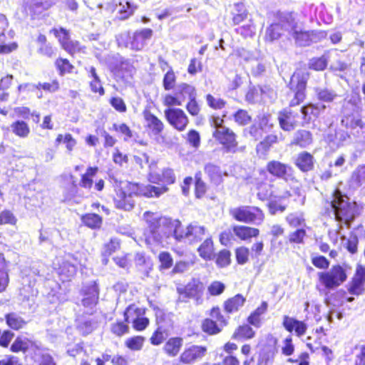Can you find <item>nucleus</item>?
<instances>
[{
  "label": "nucleus",
  "instance_id": "nucleus-1",
  "mask_svg": "<svg viewBox=\"0 0 365 365\" xmlns=\"http://www.w3.org/2000/svg\"><path fill=\"white\" fill-rule=\"evenodd\" d=\"M258 173L259 177L256 178L254 182L257 198L261 201H269L267 207L271 215L285 211L287 205L281 204L280 202L292 197V193L287 189H284L281 192L279 188L283 184L276 182L274 179H269L267 173L285 181L296 180L293 175L292 167L279 160H271L267 163L265 168L259 169Z\"/></svg>",
  "mask_w": 365,
  "mask_h": 365
},
{
  "label": "nucleus",
  "instance_id": "nucleus-2",
  "mask_svg": "<svg viewBox=\"0 0 365 365\" xmlns=\"http://www.w3.org/2000/svg\"><path fill=\"white\" fill-rule=\"evenodd\" d=\"M188 99L185 104V109L192 117H197L201 114L202 108L197 99L196 88L187 83H180L177 89L173 93H165L162 98L163 106H182L186 99Z\"/></svg>",
  "mask_w": 365,
  "mask_h": 365
},
{
  "label": "nucleus",
  "instance_id": "nucleus-3",
  "mask_svg": "<svg viewBox=\"0 0 365 365\" xmlns=\"http://www.w3.org/2000/svg\"><path fill=\"white\" fill-rule=\"evenodd\" d=\"M334 199L331 202L335 220L349 226L355 218L359 215V208L356 202L342 194L338 188L332 193Z\"/></svg>",
  "mask_w": 365,
  "mask_h": 365
},
{
  "label": "nucleus",
  "instance_id": "nucleus-4",
  "mask_svg": "<svg viewBox=\"0 0 365 365\" xmlns=\"http://www.w3.org/2000/svg\"><path fill=\"white\" fill-rule=\"evenodd\" d=\"M309 78V73L304 68H297L292 73L288 83V88L293 93L289 101V107L299 106L305 101Z\"/></svg>",
  "mask_w": 365,
  "mask_h": 365
},
{
  "label": "nucleus",
  "instance_id": "nucleus-5",
  "mask_svg": "<svg viewBox=\"0 0 365 365\" xmlns=\"http://www.w3.org/2000/svg\"><path fill=\"white\" fill-rule=\"evenodd\" d=\"M138 183L129 181L115 182L114 185L115 195L113 197L115 207L125 211L131 210L134 207L132 197L138 195Z\"/></svg>",
  "mask_w": 365,
  "mask_h": 365
},
{
  "label": "nucleus",
  "instance_id": "nucleus-6",
  "mask_svg": "<svg viewBox=\"0 0 365 365\" xmlns=\"http://www.w3.org/2000/svg\"><path fill=\"white\" fill-rule=\"evenodd\" d=\"M207 317L202 319L200 328L208 336L219 334L229 324V317L222 313L218 305L212 307L207 312Z\"/></svg>",
  "mask_w": 365,
  "mask_h": 365
},
{
  "label": "nucleus",
  "instance_id": "nucleus-7",
  "mask_svg": "<svg viewBox=\"0 0 365 365\" xmlns=\"http://www.w3.org/2000/svg\"><path fill=\"white\" fill-rule=\"evenodd\" d=\"M348 278L346 271L339 264H334L329 270L317 273L318 285L324 289L332 290L344 284Z\"/></svg>",
  "mask_w": 365,
  "mask_h": 365
},
{
  "label": "nucleus",
  "instance_id": "nucleus-8",
  "mask_svg": "<svg viewBox=\"0 0 365 365\" xmlns=\"http://www.w3.org/2000/svg\"><path fill=\"white\" fill-rule=\"evenodd\" d=\"M230 215L237 222L244 223H260L264 219V214L257 206L243 205L230 210Z\"/></svg>",
  "mask_w": 365,
  "mask_h": 365
},
{
  "label": "nucleus",
  "instance_id": "nucleus-9",
  "mask_svg": "<svg viewBox=\"0 0 365 365\" xmlns=\"http://www.w3.org/2000/svg\"><path fill=\"white\" fill-rule=\"evenodd\" d=\"M164 106L166 107L164 115L168 124L178 132L185 131L190 123V119L185 111L180 108H177V106Z\"/></svg>",
  "mask_w": 365,
  "mask_h": 365
},
{
  "label": "nucleus",
  "instance_id": "nucleus-10",
  "mask_svg": "<svg viewBox=\"0 0 365 365\" xmlns=\"http://www.w3.org/2000/svg\"><path fill=\"white\" fill-rule=\"evenodd\" d=\"M212 136L225 151L235 153L237 150V135L230 128L225 127L222 129H215L212 131Z\"/></svg>",
  "mask_w": 365,
  "mask_h": 365
},
{
  "label": "nucleus",
  "instance_id": "nucleus-11",
  "mask_svg": "<svg viewBox=\"0 0 365 365\" xmlns=\"http://www.w3.org/2000/svg\"><path fill=\"white\" fill-rule=\"evenodd\" d=\"M128 314H130V322L135 331H143L150 325V319L145 317L147 308L139 307L132 303L126 307Z\"/></svg>",
  "mask_w": 365,
  "mask_h": 365
},
{
  "label": "nucleus",
  "instance_id": "nucleus-12",
  "mask_svg": "<svg viewBox=\"0 0 365 365\" xmlns=\"http://www.w3.org/2000/svg\"><path fill=\"white\" fill-rule=\"evenodd\" d=\"M98 171V166H88L86 171L80 175L79 187L86 190H91L94 187L96 191L101 192L105 187L104 180L101 178L96 181L94 180Z\"/></svg>",
  "mask_w": 365,
  "mask_h": 365
},
{
  "label": "nucleus",
  "instance_id": "nucleus-13",
  "mask_svg": "<svg viewBox=\"0 0 365 365\" xmlns=\"http://www.w3.org/2000/svg\"><path fill=\"white\" fill-rule=\"evenodd\" d=\"M299 111L292 107H286L278 113V122L280 128L286 132H290L299 125Z\"/></svg>",
  "mask_w": 365,
  "mask_h": 365
},
{
  "label": "nucleus",
  "instance_id": "nucleus-14",
  "mask_svg": "<svg viewBox=\"0 0 365 365\" xmlns=\"http://www.w3.org/2000/svg\"><path fill=\"white\" fill-rule=\"evenodd\" d=\"M205 287L198 279L193 278L185 286L177 289L178 293L184 299H194L197 303H201Z\"/></svg>",
  "mask_w": 365,
  "mask_h": 365
},
{
  "label": "nucleus",
  "instance_id": "nucleus-15",
  "mask_svg": "<svg viewBox=\"0 0 365 365\" xmlns=\"http://www.w3.org/2000/svg\"><path fill=\"white\" fill-rule=\"evenodd\" d=\"M207 354V347L204 345L192 344L185 347L179 356V362L184 365H192L201 361Z\"/></svg>",
  "mask_w": 365,
  "mask_h": 365
},
{
  "label": "nucleus",
  "instance_id": "nucleus-16",
  "mask_svg": "<svg viewBox=\"0 0 365 365\" xmlns=\"http://www.w3.org/2000/svg\"><path fill=\"white\" fill-rule=\"evenodd\" d=\"M347 292L354 296H360L365 293V265L357 264L354 273L349 282Z\"/></svg>",
  "mask_w": 365,
  "mask_h": 365
},
{
  "label": "nucleus",
  "instance_id": "nucleus-17",
  "mask_svg": "<svg viewBox=\"0 0 365 365\" xmlns=\"http://www.w3.org/2000/svg\"><path fill=\"white\" fill-rule=\"evenodd\" d=\"M53 31L63 49L66 51L69 55L73 56L77 53L83 52L85 47L82 46L78 41L71 40L69 32L67 30L59 28L53 29Z\"/></svg>",
  "mask_w": 365,
  "mask_h": 365
},
{
  "label": "nucleus",
  "instance_id": "nucleus-18",
  "mask_svg": "<svg viewBox=\"0 0 365 365\" xmlns=\"http://www.w3.org/2000/svg\"><path fill=\"white\" fill-rule=\"evenodd\" d=\"M273 126L274 124L270 121V115L262 114L257 115V122L249 126L247 132L250 135L257 141L262 137L267 129L270 130Z\"/></svg>",
  "mask_w": 365,
  "mask_h": 365
},
{
  "label": "nucleus",
  "instance_id": "nucleus-19",
  "mask_svg": "<svg viewBox=\"0 0 365 365\" xmlns=\"http://www.w3.org/2000/svg\"><path fill=\"white\" fill-rule=\"evenodd\" d=\"M142 115L145 123V128L147 130L155 135H159L163 133L165 125L162 119L154 114L149 108L143 109Z\"/></svg>",
  "mask_w": 365,
  "mask_h": 365
},
{
  "label": "nucleus",
  "instance_id": "nucleus-20",
  "mask_svg": "<svg viewBox=\"0 0 365 365\" xmlns=\"http://www.w3.org/2000/svg\"><path fill=\"white\" fill-rule=\"evenodd\" d=\"M282 325L287 332L294 334L297 337L303 336L308 329V326L304 321L288 315L283 316Z\"/></svg>",
  "mask_w": 365,
  "mask_h": 365
},
{
  "label": "nucleus",
  "instance_id": "nucleus-21",
  "mask_svg": "<svg viewBox=\"0 0 365 365\" xmlns=\"http://www.w3.org/2000/svg\"><path fill=\"white\" fill-rule=\"evenodd\" d=\"M163 225L167 229L166 230H163V235L169 237L172 235L177 241L187 239V235L186 233V229H184L180 220H173L171 219L165 218Z\"/></svg>",
  "mask_w": 365,
  "mask_h": 365
},
{
  "label": "nucleus",
  "instance_id": "nucleus-22",
  "mask_svg": "<svg viewBox=\"0 0 365 365\" xmlns=\"http://www.w3.org/2000/svg\"><path fill=\"white\" fill-rule=\"evenodd\" d=\"M326 108L327 106L324 104L319 105L312 102L305 103L299 109L303 119V122L301 125L304 126L306 124H309L312 119L318 118L321 113Z\"/></svg>",
  "mask_w": 365,
  "mask_h": 365
},
{
  "label": "nucleus",
  "instance_id": "nucleus-23",
  "mask_svg": "<svg viewBox=\"0 0 365 365\" xmlns=\"http://www.w3.org/2000/svg\"><path fill=\"white\" fill-rule=\"evenodd\" d=\"M292 36L299 46H310L314 43L320 41L323 37L321 33L314 31H298L295 27L294 28Z\"/></svg>",
  "mask_w": 365,
  "mask_h": 365
},
{
  "label": "nucleus",
  "instance_id": "nucleus-24",
  "mask_svg": "<svg viewBox=\"0 0 365 365\" xmlns=\"http://www.w3.org/2000/svg\"><path fill=\"white\" fill-rule=\"evenodd\" d=\"M152 184L140 185L138 183V192L139 196L146 198H158L169 190V187L165 185L158 186Z\"/></svg>",
  "mask_w": 365,
  "mask_h": 365
},
{
  "label": "nucleus",
  "instance_id": "nucleus-25",
  "mask_svg": "<svg viewBox=\"0 0 365 365\" xmlns=\"http://www.w3.org/2000/svg\"><path fill=\"white\" fill-rule=\"evenodd\" d=\"M294 164L302 173H309L314 169L315 159L308 151H302L297 155Z\"/></svg>",
  "mask_w": 365,
  "mask_h": 365
},
{
  "label": "nucleus",
  "instance_id": "nucleus-26",
  "mask_svg": "<svg viewBox=\"0 0 365 365\" xmlns=\"http://www.w3.org/2000/svg\"><path fill=\"white\" fill-rule=\"evenodd\" d=\"M246 301V297L242 294L238 293L223 302V310L227 315L235 314L242 309Z\"/></svg>",
  "mask_w": 365,
  "mask_h": 365
},
{
  "label": "nucleus",
  "instance_id": "nucleus-27",
  "mask_svg": "<svg viewBox=\"0 0 365 365\" xmlns=\"http://www.w3.org/2000/svg\"><path fill=\"white\" fill-rule=\"evenodd\" d=\"M123 319H117L110 326V333L115 337L120 338L130 332V314H128L126 308L123 312Z\"/></svg>",
  "mask_w": 365,
  "mask_h": 365
},
{
  "label": "nucleus",
  "instance_id": "nucleus-28",
  "mask_svg": "<svg viewBox=\"0 0 365 365\" xmlns=\"http://www.w3.org/2000/svg\"><path fill=\"white\" fill-rule=\"evenodd\" d=\"M148 180L151 183L168 185L175 182V175L173 169L170 168H163L161 173H149Z\"/></svg>",
  "mask_w": 365,
  "mask_h": 365
},
{
  "label": "nucleus",
  "instance_id": "nucleus-29",
  "mask_svg": "<svg viewBox=\"0 0 365 365\" xmlns=\"http://www.w3.org/2000/svg\"><path fill=\"white\" fill-rule=\"evenodd\" d=\"M279 143L278 135L275 133L267 135L256 145L255 151L257 155L260 158L267 156L270 149Z\"/></svg>",
  "mask_w": 365,
  "mask_h": 365
},
{
  "label": "nucleus",
  "instance_id": "nucleus-30",
  "mask_svg": "<svg viewBox=\"0 0 365 365\" xmlns=\"http://www.w3.org/2000/svg\"><path fill=\"white\" fill-rule=\"evenodd\" d=\"M252 324L242 323L238 325L233 331L231 338L237 341H249L256 336V331L252 327Z\"/></svg>",
  "mask_w": 365,
  "mask_h": 365
},
{
  "label": "nucleus",
  "instance_id": "nucleus-31",
  "mask_svg": "<svg viewBox=\"0 0 365 365\" xmlns=\"http://www.w3.org/2000/svg\"><path fill=\"white\" fill-rule=\"evenodd\" d=\"M183 346V339L180 336L168 338L163 346V353L168 357L174 358L179 355Z\"/></svg>",
  "mask_w": 365,
  "mask_h": 365
},
{
  "label": "nucleus",
  "instance_id": "nucleus-32",
  "mask_svg": "<svg viewBox=\"0 0 365 365\" xmlns=\"http://www.w3.org/2000/svg\"><path fill=\"white\" fill-rule=\"evenodd\" d=\"M341 124L346 129L350 130H354L356 128L361 130L365 127V123L358 112L344 114L341 118Z\"/></svg>",
  "mask_w": 365,
  "mask_h": 365
},
{
  "label": "nucleus",
  "instance_id": "nucleus-33",
  "mask_svg": "<svg viewBox=\"0 0 365 365\" xmlns=\"http://www.w3.org/2000/svg\"><path fill=\"white\" fill-rule=\"evenodd\" d=\"M235 235L241 241L250 242L259 235V230L247 225H235L232 227Z\"/></svg>",
  "mask_w": 365,
  "mask_h": 365
},
{
  "label": "nucleus",
  "instance_id": "nucleus-34",
  "mask_svg": "<svg viewBox=\"0 0 365 365\" xmlns=\"http://www.w3.org/2000/svg\"><path fill=\"white\" fill-rule=\"evenodd\" d=\"M152 35L153 31L150 29L136 31L130 40V48L135 51H140L144 47L146 40L150 39Z\"/></svg>",
  "mask_w": 365,
  "mask_h": 365
},
{
  "label": "nucleus",
  "instance_id": "nucleus-35",
  "mask_svg": "<svg viewBox=\"0 0 365 365\" xmlns=\"http://www.w3.org/2000/svg\"><path fill=\"white\" fill-rule=\"evenodd\" d=\"M144 220L147 224V227L150 232L155 235L156 234H163V230H166L163 225V220L159 217H156L154 213L147 211L143 215Z\"/></svg>",
  "mask_w": 365,
  "mask_h": 365
},
{
  "label": "nucleus",
  "instance_id": "nucleus-36",
  "mask_svg": "<svg viewBox=\"0 0 365 365\" xmlns=\"http://www.w3.org/2000/svg\"><path fill=\"white\" fill-rule=\"evenodd\" d=\"M313 143V135L309 130H298L292 140L290 141L291 146L306 148Z\"/></svg>",
  "mask_w": 365,
  "mask_h": 365
},
{
  "label": "nucleus",
  "instance_id": "nucleus-37",
  "mask_svg": "<svg viewBox=\"0 0 365 365\" xmlns=\"http://www.w3.org/2000/svg\"><path fill=\"white\" fill-rule=\"evenodd\" d=\"M268 309V304L263 301L261 304L253 310L247 317V322L256 328L262 326L263 321V315L265 314Z\"/></svg>",
  "mask_w": 365,
  "mask_h": 365
},
{
  "label": "nucleus",
  "instance_id": "nucleus-38",
  "mask_svg": "<svg viewBox=\"0 0 365 365\" xmlns=\"http://www.w3.org/2000/svg\"><path fill=\"white\" fill-rule=\"evenodd\" d=\"M207 229L204 225H200L197 222H193L186 227L187 239L192 242L200 241L205 235Z\"/></svg>",
  "mask_w": 365,
  "mask_h": 365
},
{
  "label": "nucleus",
  "instance_id": "nucleus-39",
  "mask_svg": "<svg viewBox=\"0 0 365 365\" xmlns=\"http://www.w3.org/2000/svg\"><path fill=\"white\" fill-rule=\"evenodd\" d=\"M77 267L68 260H63L57 269V274L62 282H68L76 275Z\"/></svg>",
  "mask_w": 365,
  "mask_h": 365
},
{
  "label": "nucleus",
  "instance_id": "nucleus-40",
  "mask_svg": "<svg viewBox=\"0 0 365 365\" xmlns=\"http://www.w3.org/2000/svg\"><path fill=\"white\" fill-rule=\"evenodd\" d=\"M10 130L13 135L20 139H26L31 134L29 123L24 120H16L10 124Z\"/></svg>",
  "mask_w": 365,
  "mask_h": 365
},
{
  "label": "nucleus",
  "instance_id": "nucleus-41",
  "mask_svg": "<svg viewBox=\"0 0 365 365\" xmlns=\"http://www.w3.org/2000/svg\"><path fill=\"white\" fill-rule=\"evenodd\" d=\"M54 66L60 76L78 73L75 66L67 58L61 57L56 58Z\"/></svg>",
  "mask_w": 365,
  "mask_h": 365
},
{
  "label": "nucleus",
  "instance_id": "nucleus-42",
  "mask_svg": "<svg viewBox=\"0 0 365 365\" xmlns=\"http://www.w3.org/2000/svg\"><path fill=\"white\" fill-rule=\"evenodd\" d=\"M199 256L206 261L213 259L215 254L214 242L210 237H207L198 247Z\"/></svg>",
  "mask_w": 365,
  "mask_h": 365
},
{
  "label": "nucleus",
  "instance_id": "nucleus-43",
  "mask_svg": "<svg viewBox=\"0 0 365 365\" xmlns=\"http://www.w3.org/2000/svg\"><path fill=\"white\" fill-rule=\"evenodd\" d=\"M8 262L2 252H0V293L6 291L9 284Z\"/></svg>",
  "mask_w": 365,
  "mask_h": 365
},
{
  "label": "nucleus",
  "instance_id": "nucleus-44",
  "mask_svg": "<svg viewBox=\"0 0 365 365\" xmlns=\"http://www.w3.org/2000/svg\"><path fill=\"white\" fill-rule=\"evenodd\" d=\"M83 225L92 230L100 229L103 224V217L98 214L88 212L81 215Z\"/></svg>",
  "mask_w": 365,
  "mask_h": 365
},
{
  "label": "nucleus",
  "instance_id": "nucleus-45",
  "mask_svg": "<svg viewBox=\"0 0 365 365\" xmlns=\"http://www.w3.org/2000/svg\"><path fill=\"white\" fill-rule=\"evenodd\" d=\"M83 298L82 304L84 307L96 304L98 299V291L96 286L90 285L82 290Z\"/></svg>",
  "mask_w": 365,
  "mask_h": 365
},
{
  "label": "nucleus",
  "instance_id": "nucleus-46",
  "mask_svg": "<svg viewBox=\"0 0 365 365\" xmlns=\"http://www.w3.org/2000/svg\"><path fill=\"white\" fill-rule=\"evenodd\" d=\"M205 173L207 175L210 182L217 185L222 182V175L220 168L212 163H207L204 167Z\"/></svg>",
  "mask_w": 365,
  "mask_h": 365
},
{
  "label": "nucleus",
  "instance_id": "nucleus-47",
  "mask_svg": "<svg viewBox=\"0 0 365 365\" xmlns=\"http://www.w3.org/2000/svg\"><path fill=\"white\" fill-rule=\"evenodd\" d=\"M232 253L229 250H220L217 254H214L215 262L218 268H225L232 262Z\"/></svg>",
  "mask_w": 365,
  "mask_h": 365
},
{
  "label": "nucleus",
  "instance_id": "nucleus-48",
  "mask_svg": "<svg viewBox=\"0 0 365 365\" xmlns=\"http://www.w3.org/2000/svg\"><path fill=\"white\" fill-rule=\"evenodd\" d=\"M4 318L8 327L13 330H19L27 324L26 321L14 312L5 314Z\"/></svg>",
  "mask_w": 365,
  "mask_h": 365
},
{
  "label": "nucleus",
  "instance_id": "nucleus-49",
  "mask_svg": "<svg viewBox=\"0 0 365 365\" xmlns=\"http://www.w3.org/2000/svg\"><path fill=\"white\" fill-rule=\"evenodd\" d=\"M145 337L141 335H135L126 339L124 341L125 346L133 351H140L144 346Z\"/></svg>",
  "mask_w": 365,
  "mask_h": 365
},
{
  "label": "nucleus",
  "instance_id": "nucleus-50",
  "mask_svg": "<svg viewBox=\"0 0 365 365\" xmlns=\"http://www.w3.org/2000/svg\"><path fill=\"white\" fill-rule=\"evenodd\" d=\"M62 142L65 144L68 153H71L77 145V140L69 133H66L64 135L58 134L56 136L55 140L56 146H58Z\"/></svg>",
  "mask_w": 365,
  "mask_h": 365
},
{
  "label": "nucleus",
  "instance_id": "nucleus-51",
  "mask_svg": "<svg viewBox=\"0 0 365 365\" xmlns=\"http://www.w3.org/2000/svg\"><path fill=\"white\" fill-rule=\"evenodd\" d=\"M169 335V331L163 326H158L151 334L149 341L153 346H159L165 341Z\"/></svg>",
  "mask_w": 365,
  "mask_h": 365
},
{
  "label": "nucleus",
  "instance_id": "nucleus-52",
  "mask_svg": "<svg viewBox=\"0 0 365 365\" xmlns=\"http://www.w3.org/2000/svg\"><path fill=\"white\" fill-rule=\"evenodd\" d=\"M231 16L233 23H240L247 18V10L242 3L235 4L231 10Z\"/></svg>",
  "mask_w": 365,
  "mask_h": 365
},
{
  "label": "nucleus",
  "instance_id": "nucleus-53",
  "mask_svg": "<svg viewBox=\"0 0 365 365\" xmlns=\"http://www.w3.org/2000/svg\"><path fill=\"white\" fill-rule=\"evenodd\" d=\"M235 123L239 126H245L252 122V117L245 109H237L233 114Z\"/></svg>",
  "mask_w": 365,
  "mask_h": 365
},
{
  "label": "nucleus",
  "instance_id": "nucleus-54",
  "mask_svg": "<svg viewBox=\"0 0 365 365\" xmlns=\"http://www.w3.org/2000/svg\"><path fill=\"white\" fill-rule=\"evenodd\" d=\"M207 190V186L206 183L202 180V173L200 171L197 172L195 175V196L197 199L202 198Z\"/></svg>",
  "mask_w": 365,
  "mask_h": 365
},
{
  "label": "nucleus",
  "instance_id": "nucleus-55",
  "mask_svg": "<svg viewBox=\"0 0 365 365\" xmlns=\"http://www.w3.org/2000/svg\"><path fill=\"white\" fill-rule=\"evenodd\" d=\"M136 268L143 278H148L150 276V272L153 270V264L141 255L138 259Z\"/></svg>",
  "mask_w": 365,
  "mask_h": 365
},
{
  "label": "nucleus",
  "instance_id": "nucleus-56",
  "mask_svg": "<svg viewBox=\"0 0 365 365\" xmlns=\"http://www.w3.org/2000/svg\"><path fill=\"white\" fill-rule=\"evenodd\" d=\"M135 8L130 1H125V4L120 3L115 9L118 14L117 18L120 21L126 19L133 14Z\"/></svg>",
  "mask_w": 365,
  "mask_h": 365
},
{
  "label": "nucleus",
  "instance_id": "nucleus-57",
  "mask_svg": "<svg viewBox=\"0 0 365 365\" xmlns=\"http://www.w3.org/2000/svg\"><path fill=\"white\" fill-rule=\"evenodd\" d=\"M350 182L356 186H361L365 183V164L358 165L352 172Z\"/></svg>",
  "mask_w": 365,
  "mask_h": 365
},
{
  "label": "nucleus",
  "instance_id": "nucleus-58",
  "mask_svg": "<svg viewBox=\"0 0 365 365\" xmlns=\"http://www.w3.org/2000/svg\"><path fill=\"white\" fill-rule=\"evenodd\" d=\"M207 106L214 110H222L227 106V101L222 98H217L211 93H207L205 96Z\"/></svg>",
  "mask_w": 365,
  "mask_h": 365
},
{
  "label": "nucleus",
  "instance_id": "nucleus-59",
  "mask_svg": "<svg viewBox=\"0 0 365 365\" xmlns=\"http://www.w3.org/2000/svg\"><path fill=\"white\" fill-rule=\"evenodd\" d=\"M328 65V58L326 56L312 58L308 63V68L315 71H324Z\"/></svg>",
  "mask_w": 365,
  "mask_h": 365
},
{
  "label": "nucleus",
  "instance_id": "nucleus-60",
  "mask_svg": "<svg viewBox=\"0 0 365 365\" xmlns=\"http://www.w3.org/2000/svg\"><path fill=\"white\" fill-rule=\"evenodd\" d=\"M177 83V76L175 72L172 68L164 74L163 78V87L165 91L173 90Z\"/></svg>",
  "mask_w": 365,
  "mask_h": 365
},
{
  "label": "nucleus",
  "instance_id": "nucleus-61",
  "mask_svg": "<svg viewBox=\"0 0 365 365\" xmlns=\"http://www.w3.org/2000/svg\"><path fill=\"white\" fill-rule=\"evenodd\" d=\"M112 129L122 136L123 140L125 142L128 141L133 137V130L125 123H121L120 124L113 123Z\"/></svg>",
  "mask_w": 365,
  "mask_h": 365
},
{
  "label": "nucleus",
  "instance_id": "nucleus-62",
  "mask_svg": "<svg viewBox=\"0 0 365 365\" xmlns=\"http://www.w3.org/2000/svg\"><path fill=\"white\" fill-rule=\"evenodd\" d=\"M235 255L237 264L243 265L250 260V250L247 247L242 245L235 249Z\"/></svg>",
  "mask_w": 365,
  "mask_h": 365
},
{
  "label": "nucleus",
  "instance_id": "nucleus-63",
  "mask_svg": "<svg viewBox=\"0 0 365 365\" xmlns=\"http://www.w3.org/2000/svg\"><path fill=\"white\" fill-rule=\"evenodd\" d=\"M282 31V24H269L266 30L265 40L272 42L278 39L281 36Z\"/></svg>",
  "mask_w": 365,
  "mask_h": 365
},
{
  "label": "nucleus",
  "instance_id": "nucleus-64",
  "mask_svg": "<svg viewBox=\"0 0 365 365\" xmlns=\"http://www.w3.org/2000/svg\"><path fill=\"white\" fill-rule=\"evenodd\" d=\"M307 235L306 230L304 228H298L293 232L289 233L287 242L292 245L303 244L304 237Z\"/></svg>",
  "mask_w": 365,
  "mask_h": 365
}]
</instances>
